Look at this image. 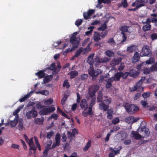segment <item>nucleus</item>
<instances>
[{"instance_id": "nucleus-63", "label": "nucleus", "mask_w": 157, "mask_h": 157, "mask_svg": "<svg viewBox=\"0 0 157 157\" xmlns=\"http://www.w3.org/2000/svg\"><path fill=\"white\" fill-rule=\"evenodd\" d=\"M88 113L89 115L92 116L93 115V112H92V107L91 106H89L88 108Z\"/></svg>"}, {"instance_id": "nucleus-29", "label": "nucleus", "mask_w": 157, "mask_h": 157, "mask_svg": "<svg viewBox=\"0 0 157 157\" xmlns=\"http://www.w3.org/2000/svg\"><path fill=\"white\" fill-rule=\"evenodd\" d=\"M113 82V80L110 78L108 79L106 85V87L107 88H110L112 86V83Z\"/></svg>"}, {"instance_id": "nucleus-1", "label": "nucleus", "mask_w": 157, "mask_h": 157, "mask_svg": "<svg viewBox=\"0 0 157 157\" xmlns=\"http://www.w3.org/2000/svg\"><path fill=\"white\" fill-rule=\"evenodd\" d=\"M138 132L140 133V135L136 131H132L131 132L132 135L137 140L147 137L150 133L149 129L145 126H144L143 128H141L138 131Z\"/></svg>"}, {"instance_id": "nucleus-27", "label": "nucleus", "mask_w": 157, "mask_h": 157, "mask_svg": "<svg viewBox=\"0 0 157 157\" xmlns=\"http://www.w3.org/2000/svg\"><path fill=\"white\" fill-rule=\"evenodd\" d=\"M101 36V34L97 32H94V39L95 41H97L101 40L100 37Z\"/></svg>"}, {"instance_id": "nucleus-57", "label": "nucleus", "mask_w": 157, "mask_h": 157, "mask_svg": "<svg viewBox=\"0 0 157 157\" xmlns=\"http://www.w3.org/2000/svg\"><path fill=\"white\" fill-rule=\"evenodd\" d=\"M24 105H23L21 106H20L18 107L15 110V112H14L13 114L14 115H16L17 113H19V112L20 111L21 109H22Z\"/></svg>"}, {"instance_id": "nucleus-24", "label": "nucleus", "mask_w": 157, "mask_h": 157, "mask_svg": "<svg viewBox=\"0 0 157 157\" xmlns=\"http://www.w3.org/2000/svg\"><path fill=\"white\" fill-rule=\"evenodd\" d=\"M53 75H52L46 76L44 79V83H46L49 82L52 79Z\"/></svg>"}, {"instance_id": "nucleus-64", "label": "nucleus", "mask_w": 157, "mask_h": 157, "mask_svg": "<svg viewBox=\"0 0 157 157\" xmlns=\"http://www.w3.org/2000/svg\"><path fill=\"white\" fill-rule=\"evenodd\" d=\"M142 83L143 82L139 80L136 84V85L139 88H140L141 87V86L142 85Z\"/></svg>"}, {"instance_id": "nucleus-42", "label": "nucleus", "mask_w": 157, "mask_h": 157, "mask_svg": "<svg viewBox=\"0 0 157 157\" xmlns=\"http://www.w3.org/2000/svg\"><path fill=\"white\" fill-rule=\"evenodd\" d=\"M89 74L92 77L96 76L94 68H92L88 71Z\"/></svg>"}, {"instance_id": "nucleus-58", "label": "nucleus", "mask_w": 157, "mask_h": 157, "mask_svg": "<svg viewBox=\"0 0 157 157\" xmlns=\"http://www.w3.org/2000/svg\"><path fill=\"white\" fill-rule=\"evenodd\" d=\"M108 33V31L107 30H105L103 32H101L100 34L102 38H104L105 36H107Z\"/></svg>"}, {"instance_id": "nucleus-53", "label": "nucleus", "mask_w": 157, "mask_h": 157, "mask_svg": "<svg viewBox=\"0 0 157 157\" xmlns=\"http://www.w3.org/2000/svg\"><path fill=\"white\" fill-rule=\"evenodd\" d=\"M121 34L123 35L122 36V40L121 41V43H123L127 39V36L125 35L124 33H121Z\"/></svg>"}, {"instance_id": "nucleus-55", "label": "nucleus", "mask_w": 157, "mask_h": 157, "mask_svg": "<svg viewBox=\"0 0 157 157\" xmlns=\"http://www.w3.org/2000/svg\"><path fill=\"white\" fill-rule=\"evenodd\" d=\"M88 77V75L87 74H83L81 75V79L82 80H84L86 79Z\"/></svg>"}, {"instance_id": "nucleus-32", "label": "nucleus", "mask_w": 157, "mask_h": 157, "mask_svg": "<svg viewBox=\"0 0 157 157\" xmlns=\"http://www.w3.org/2000/svg\"><path fill=\"white\" fill-rule=\"evenodd\" d=\"M155 62V59L154 58L150 57L146 61V63L147 64H150Z\"/></svg>"}, {"instance_id": "nucleus-49", "label": "nucleus", "mask_w": 157, "mask_h": 157, "mask_svg": "<svg viewBox=\"0 0 157 157\" xmlns=\"http://www.w3.org/2000/svg\"><path fill=\"white\" fill-rule=\"evenodd\" d=\"M56 67L55 63H52L49 67H47V69L52 71L55 70Z\"/></svg>"}, {"instance_id": "nucleus-34", "label": "nucleus", "mask_w": 157, "mask_h": 157, "mask_svg": "<svg viewBox=\"0 0 157 157\" xmlns=\"http://www.w3.org/2000/svg\"><path fill=\"white\" fill-rule=\"evenodd\" d=\"M157 19V18H155L153 17L147 18V19L146 20V22L149 23L150 24L151 22L154 23L155 21H156Z\"/></svg>"}, {"instance_id": "nucleus-25", "label": "nucleus", "mask_w": 157, "mask_h": 157, "mask_svg": "<svg viewBox=\"0 0 157 157\" xmlns=\"http://www.w3.org/2000/svg\"><path fill=\"white\" fill-rule=\"evenodd\" d=\"M44 121V119L43 118H38L34 120V122L36 124L42 125L43 124Z\"/></svg>"}, {"instance_id": "nucleus-45", "label": "nucleus", "mask_w": 157, "mask_h": 157, "mask_svg": "<svg viewBox=\"0 0 157 157\" xmlns=\"http://www.w3.org/2000/svg\"><path fill=\"white\" fill-rule=\"evenodd\" d=\"M121 77H122L124 79H126L128 75L129 76V72H125L124 73L122 72H121Z\"/></svg>"}, {"instance_id": "nucleus-61", "label": "nucleus", "mask_w": 157, "mask_h": 157, "mask_svg": "<svg viewBox=\"0 0 157 157\" xmlns=\"http://www.w3.org/2000/svg\"><path fill=\"white\" fill-rule=\"evenodd\" d=\"M54 134V132L53 131H51L50 132H48L47 134V137L48 138L50 139L51 137L53 136Z\"/></svg>"}, {"instance_id": "nucleus-39", "label": "nucleus", "mask_w": 157, "mask_h": 157, "mask_svg": "<svg viewBox=\"0 0 157 157\" xmlns=\"http://www.w3.org/2000/svg\"><path fill=\"white\" fill-rule=\"evenodd\" d=\"M105 54L108 56L111 57L113 56L114 53L112 51L108 50L105 52Z\"/></svg>"}, {"instance_id": "nucleus-23", "label": "nucleus", "mask_w": 157, "mask_h": 157, "mask_svg": "<svg viewBox=\"0 0 157 157\" xmlns=\"http://www.w3.org/2000/svg\"><path fill=\"white\" fill-rule=\"evenodd\" d=\"M86 51V48H83L82 47H80L77 50L75 54V57H78L80 55L81 53L83 51Z\"/></svg>"}, {"instance_id": "nucleus-48", "label": "nucleus", "mask_w": 157, "mask_h": 157, "mask_svg": "<svg viewBox=\"0 0 157 157\" xmlns=\"http://www.w3.org/2000/svg\"><path fill=\"white\" fill-rule=\"evenodd\" d=\"M143 63H140V64L137 65L136 67V69H137L136 71H139V73L142 70V69L141 68V67L142 66H143Z\"/></svg>"}, {"instance_id": "nucleus-36", "label": "nucleus", "mask_w": 157, "mask_h": 157, "mask_svg": "<svg viewBox=\"0 0 157 157\" xmlns=\"http://www.w3.org/2000/svg\"><path fill=\"white\" fill-rule=\"evenodd\" d=\"M150 69L151 72L157 71V63L153 64L150 67Z\"/></svg>"}, {"instance_id": "nucleus-16", "label": "nucleus", "mask_w": 157, "mask_h": 157, "mask_svg": "<svg viewBox=\"0 0 157 157\" xmlns=\"http://www.w3.org/2000/svg\"><path fill=\"white\" fill-rule=\"evenodd\" d=\"M140 59L139 54L138 52H135L132 59V62L133 63H135L138 61Z\"/></svg>"}, {"instance_id": "nucleus-21", "label": "nucleus", "mask_w": 157, "mask_h": 157, "mask_svg": "<svg viewBox=\"0 0 157 157\" xmlns=\"http://www.w3.org/2000/svg\"><path fill=\"white\" fill-rule=\"evenodd\" d=\"M103 94L102 91L100 90L98 94L97 97V101L98 102H102Z\"/></svg>"}, {"instance_id": "nucleus-14", "label": "nucleus", "mask_w": 157, "mask_h": 157, "mask_svg": "<svg viewBox=\"0 0 157 157\" xmlns=\"http://www.w3.org/2000/svg\"><path fill=\"white\" fill-rule=\"evenodd\" d=\"M121 72H117L114 75V77H111L110 78L112 79L113 81H119L120 80V78L121 77Z\"/></svg>"}, {"instance_id": "nucleus-37", "label": "nucleus", "mask_w": 157, "mask_h": 157, "mask_svg": "<svg viewBox=\"0 0 157 157\" xmlns=\"http://www.w3.org/2000/svg\"><path fill=\"white\" fill-rule=\"evenodd\" d=\"M68 97V95L67 94H64L63 97L61 101V104L62 105H63L65 104V102L67 99Z\"/></svg>"}, {"instance_id": "nucleus-44", "label": "nucleus", "mask_w": 157, "mask_h": 157, "mask_svg": "<svg viewBox=\"0 0 157 157\" xmlns=\"http://www.w3.org/2000/svg\"><path fill=\"white\" fill-rule=\"evenodd\" d=\"M53 100L52 98H50L47 100H45L44 103L45 105H48L51 104L53 102Z\"/></svg>"}, {"instance_id": "nucleus-17", "label": "nucleus", "mask_w": 157, "mask_h": 157, "mask_svg": "<svg viewBox=\"0 0 157 157\" xmlns=\"http://www.w3.org/2000/svg\"><path fill=\"white\" fill-rule=\"evenodd\" d=\"M128 135L126 132H124L120 135H118V141L121 142L125 139L127 137Z\"/></svg>"}, {"instance_id": "nucleus-56", "label": "nucleus", "mask_w": 157, "mask_h": 157, "mask_svg": "<svg viewBox=\"0 0 157 157\" xmlns=\"http://www.w3.org/2000/svg\"><path fill=\"white\" fill-rule=\"evenodd\" d=\"M112 101L111 98H110L108 99L104 100L103 101L106 105H109V104L111 103Z\"/></svg>"}, {"instance_id": "nucleus-35", "label": "nucleus", "mask_w": 157, "mask_h": 157, "mask_svg": "<svg viewBox=\"0 0 157 157\" xmlns=\"http://www.w3.org/2000/svg\"><path fill=\"white\" fill-rule=\"evenodd\" d=\"M144 6V5L143 4H139L138 5H137L136 7L133 9H129L128 10L129 11H135L137 10L138 9Z\"/></svg>"}, {"instance_id": "nucleus-38", "label": "nucleus", "mask_w": 157, "mask_h": 157, "mask_svg": "<svg viewBox=\"0 0 157 157\" xmlns=\"http://www.w3.org/2000/svg\"><path fill=\"white\" fill-rule=\"evenodd\" d=\"M60 137L61 136L59 133H57L56 134L55 136V142H57V144L59 143L60 144Z\"/></svg>"}, {"instance_id": "nucleus-4", "label": "nucleus", "mask_w": 157, "mask_h": 157, "mask_svg": "<svg viewBox=\"0 0 157 157\" xmlns=\"http://www.w3.org/2000/svg\"><path fill=\"white\" fill-rule=\"evenodd\" d=\"M99 88V86L97 85H92L90 87L89 89V94L91 98L94 97Z\"/></svg>"}, {"instance_id": "nucleus-51", "label": "nucleus", "mask_w": 157, "mask_h": 157, "mask_svg": "<svg viewBox=\"0 0 157 157\" xmlns=\"http://www.w3.org/2000/svg\"><path fill=\"white\" fill-rule=\"evenodd\" d=\"M112 121L113 124H116L119 122L120 120L119 118L118 117H116L113 119Z\"/></svg>"}, {"instance_id": "nucleus-47", "label": "nucleus", "mask_w": 157, "mask_h": 157, "mask_svg": "<svg viewBox=\"0 0 157 157\" xmlns=\"http://www.w3.org/2000/svg\"><path fill=\"white\" fill-rule=\"evenodd\" d=\"M82 21L83 20L82 19H78L75 21V24L78 27L81 25Z\"/></svg>"}, {"instance_id": "nucleus-12", "label": "nucleus", "mask_w": 157, "mask_h": 157, "mask_svg": "<svg viewBox=\"0 0 157 157\" xmlns=\"http://www.w3.org/2000/svg\"><path fill=\"white\" fill-rule=\"evenodd\" d=\"M142 23L144 24H145L143 26L142 28L144 32H146L151 29V25L149 23L146 22V21Z\"/></svg>"}, {"instance_id": "nucleus-26", "label": "nucleus", "mask_w": 157, "mask_h": 157, "mask_svg": "<svg viewBox=\"0 0 157 157\" xmlns=\"http://www.w3.org/2000/svg\"><path fill=\"white\" fill-rule=\"evenodd\" d=\"M76 133H77V132L76 129H73L72 130L71 132H67L68 134V136L71 137V138H72L73 137L75 136V135Z\"/></svg>"}, {"instance_id": "nucleus-8", "label": "nucleus", "mask_w": 157, "mask_h": 157, "mask_svg": "<svg viewBox=\"0 0 157 157\" xmlns=\"http://www.w3.org/2000/svg\"><path fill=\"white\" fill-rule=\"evenodd\" d=\"M94 59L96 63H105L110 60V59L107 57L101 58L98 56H96Z\"/></svg>"}, {"instance_id": "nucleus-60", "label": "nucleus", "mask_w": 157, "mask_h": 157, "mask_svg": "<svg viewBox=\"0 0 157 157\" xmlns=\"http://www.w3.org/2000/svg\"><path fill=\"white\" fill-rule=\"evenodd\" d=\"M150 111H153L154 110L155 112H157V108L156 106H151L149 109Z\"/></svg>"}, {"instance_id": "nucleus-10", "label": "nucleus", "mask_w": 157, "mask_h": 157, "mask_svg": "<svg viewBox=\"0 0 157 157\" xmlns=\"http://www.w3.org/2000/svg\"><path fill=\"white\" fill-rule=\"evenodd\" d=\"M128 72L129 76L134 78H136L140 74L139 71H137L136 70L133 69L130 70Z\"/></svg>"}, {"instance_id": "nucleus-18", "label": "nucleus", "mask_w": 157, "mask_h": 157, "mask_svg": "<svg viewBox=\"0 0 157 157\" xmlns=\"http://www.w3.org/2000/svg\"><path fill=\"white\" fill-rule=\"evenodd\" d=\"M122 146H119L118 147L117 150H115L112 147H111L109 148V150L112 152H114V155L119 154L120 153V151L122 149Z\"/></svg>"}, {"instance_id": "nucleus-20", "label": "nucleus", "mask_w": 157, "mask_h": 157, "mask_svg": "<svg viewBox=\"0 0 157 157\" xmlns=\"http://www.w3.org/2000/svg\"><path fill=\"white\" fill-rule=\"evenodd\" d=\"M107 118L108 119L111 120L113 118V111L111 109H107Z\"/></svg>"}, {"instance_id": "nucleus-30", "label": "nucleus", "mask_w": 157, "mask_h": 157, "mask_svg": "<svg viewBox=\"0 0 157 157\" xmlns=\"http://www.w3.org/2000/svg\"><path fill=\"white\" fill-rule=\"evenodd\" d=\"M24 121L22 119L20 120L17 126L18 129L20 130H22L23 128Z\"/></svg>"}, {"instance_id": "nucleus-5", "label": "nucleus", "mask_w": 157, "mask_h": 157, "mask_svg": "<svg viewBox=\"0 0 157 157\" xmlns=\"http://www.w3.org/2000/svg\"><path fill=\"white\" fill-rule=\"evenodd\" d=\"M35 107L33 106L32 108V110L27 112L26 116L28 119H31L32 117L35 118L37 117V112L35 110Z\"/></svg>"}, {"instance_id": "nucleus-50", "label": "nucleus", "mask_w": 157, "mask_h": 157, "mask_svg": "<svg viewBox=\"0 0 157 157\" xmlns=\"http://www.w3.org/2000/svg\"><path fill=\"white\" fill-rule=\"evenodd\" d=\"M70 86L69 83L68 82V80L67 79H66L63 83V87H66L67 88H68Z\"/></svg>"}, {"instance_id": "nucleus-62", "label": "nucleus", "mask_w": 157, "mask_h": 157, "mask_svg": "<svg viewBox=\"0 0 157 157\" xmlns=\"http://www.w3.org/2000/svg\"><path fill=\"white\" fill-rule=\"evenodd\" d=\"M72 51V49H71L70 48H68L63 52V54L64 56L66 55L67 53Z\"/></svg>"}, {"instance_id": "nucleus-22", "label": "nucleus", "mask_w": 157, "mask_h": 157, "mask_svg": "<svg viewBox=\"0 0 157 157\" xmlns=\"http://www.w3.org/2000/svg\"><path fill=\"white\" fill-rule=\"evenodd\" d=\"M78 75V72L76 71H71L68 73V75H70V78L71 79L75 78Z\"/></svg>"}, {"instance_id": "nucleus-9", "label": "nucleus", "mask_w": 157, "mask_h": 157, "mask_svg": "<svg viewBox=\"0 0 157 157\" xmlns=\"http://www.w3.org/2000/svg\"><path fill=\"white\" fill-rule=\"evenodd\" d=\"M95 12V10L90 9L87 12L83 13V16L85 19L87 20L90 18V16L94 14Z\"/></svg>"}, {"instance_id": "nucleus-28", "label": "nucleus", "mask_w": 157, "mask_h": 157, "mask_svg": "<svg viewBox=\"0 0 157 157\" xmlns=\"http://www.w3.org/2000/svg\"><path fill=\"white\" fill-rule=\"evenodd\" d=\"M91 144V140H89L88 142L83 149V150L84 151H86L88 150L90 147Z\"/></svg>"}, {"instance_id": "nucleus-2", "label": "nucleus", "mask_w": 157, "mask_h": 157, "mask_svg": "<svg viewBox=\"0 0 157 157\" xmlns=\"http://www.w3.org/2000/svg\"><path fill=\"white\" fill-rule=\"evenodd\" d=\"M124 107L126 111L130 114H134L139 110V108L137 105L133 104L126 103L125 104Z\"/></svg>"}, {"instance_id": "nucleus-40", "label": "nucleus", "mask_w": 157, "mask_h": 157, "mask_svg": "<svg viewBox=\"0 0 157 157\" xmlns=\"http://www.w3.org/2000/svg\"><path fill=\"white\" fill-rule=\"evenodd\" d=\"M121 61V60L118 59H114L112 60V63L114 65H116L118 64Z\"/></svg>"}, {"instance_id": "nucleus-52", "label": "nucleus", "mask_w": 157, "mask_h": 157, "mask_svg": "<svg viewBox=\"0 0 157 157\" xmlns=\"http://www.w3.org/2000/svg\"><path fill=\"white\" fill-rule=\"evenodd\" d=\"M127 0H123L121 1V4L124 8H126L128 6V4L127 2Z\"/></svg>"}, {"instance_id": "nucleus-59", "label": "nucleus", "mask_w": 157, "mask_h": 157, "mask_svg": "<svg viewBox=\"0 0 157 157\" xmlns=\"http://www.w3.org/2000/svg\"><path fill=\"white\" fill-rule=\"evenodd\" d=\"M17 121H12L10 122V125L11 127H14L17 125Z\"/></svg>"}, {"instance_id": "nucleus-3", "label": "nucleus", "mask_w": 157, "mask_h": 157, "mask_svg": "<svg viewBox=\"0 0 157 157\" xmlns=\"http://www.w3.org/2000/svg\"><path fill=\"white\" fill-rule=\"evenodd\" d=\"M151 51L149 49V46L147 45L144 46L140 53V55L141 57L147 56L151 57Z\"/></svg>"}, {"instance_id": "nucleus-41", "label": "nucleus", "mask_w": 157, "mask_h": 157, "mask_svg": "<svg viewBox=\"0 0 157 157\" xmlns=\"http://www.w3.org/2000/svg\"><path fill=\"white\" fill-rule=\"evenodd\" d=\"M30 97V95L29 94H27L25 95L23 98H21L19 99V101L21 102H22L25 101L27 98H29Z\"/></svg>"}, {"instance_id": "nucleus-31", "label": "nucleus", "mask_w": 157, "mask_h": 157, "mask_svg": "<svg viewBox=\"0 0 157 157\" xmlns=\"http://www.w3.org/2000/svg\"><path fill=\"white\" fill-rule=\"evenodd\" d=\"M129 26H122L120 27V30L122 31L121 33L128 32V29Z\"/></svg>"}, {"instance_id": "nucleus-46", "label": "nucleus", "mask_w": 157, "mask_h": 157, "mask_svg": "<svg viewBox=\"0 0 157 157\" xmlns=\"http://www.w3.org/2000/svg\"><path fill=\"white\" fill-rule=\"evenodd\" d=\"M94 27L93 26H90L88 28V29H90V31H86L85 32V35H90L93 31Z\"/></svg>"}, {"instance_id": "nucleus-43", "label": "nucleus", "mask_w": 157, "mask_h": 157, "mask_svg": "<svg viewBox=\"0 0 157 157\" xmlns=\"http://www.w3.org/2000/svg\"><path fill=\"white\" fill-rule=\"evenodd\" d=\"M107 28V25H105L102 24L101 26L98 29V30L103 31Z\"/></svg>"}, {"instance_id": "nucleus-6", "label": "nucleus", "mask_w": 157, "mask_h": 157, "mask_svg": "<svg viewBox=\"0 0 157 157\" xmlns=\"http://www.w3.org/2000/svg\"><path fill=\"white\" fill-rule=\"evenodd\" d=\"M55 109V108L54 107L44 108L40 111V114L43 115H46L49 113L53 112Z\"/></svg>"}, {"instance_id": "nucleus-19", "label": "nucleus", "mask_w": 157, "mask_h": 157, "mask_svg": "<svg viewBox=\"0 0 157 157\" xmlns=\"http://www.w3.org/2000/svg\"><path fill=\"white\" fill-rule=\"evenodd\" d=\"M45 70H41L36 73V75L39 78H44L45 75Z\"/></svg>"}, {"instance_id": "nucleus-15", "label": "nucleus", "mask_w": 157, "mask_h": 157, "mask_svg": "<svg viewBox=\"0 0 157 157\" xmlns=\"http://www.w3.org/2000/svg\"><path fill=\"white\" fill-rule=\"evenodd\" d=\"M94 56V53L91 54L87 58V62L91 65H92L94 64V61L93 59Z\"/></svg>"}, {"instance_id": "nucleus-11", "label": "nucleus", "mask_w": 157, "mask_h": 157, "mask_svg": "<svg viewBox=\"0 0 157 157\" xmlns=\"http://www.w3.org/2000/svg\"><path fill=\"white\" fill-rule=\"evenodd\" d=\"M99 108L101 110H103L104 111H107L109 107V105H106L104 102H101L98 105Z\"/></svg>"}, {"instance_id": "nucleus-13", "label": "nucleus", "mask_w": 157, "mask_h": 157, "mask_svg": "<svg viewBox=\"0 0 157 157\" xmlns=\"http://www.w3.org/2000/svg\"><path fill=\"white\" fill-rule=\"evenodd\" d=\"M80 106L81 108L84 110H86L88 108L87 104V101L85 99H83L81 101Z\"/></svg>"}, {"instance_id": "nucleus-7", "label": "nucleus", "mask_w": 157, "mask_h": 157, "mask_svg": "<svg viewBox=\"0 0 157 157\" xmlns=\"http://www.w3.org/2000/svg\"><path fill=\"white\" fill-rule=\"evenodd\" d=\"M70 43L72 44L73 47L74 48H78L79 42L77 40V38L74 35H72L70 39Z\"/></svg>"}, {"instance_id": "nucleus-33", "label": "nucleus", "mask_w": 157, "mask_h": 157, "mask_svg": "<svg viewBox=\"0 0 157 157\" xmlns=\"http://www.w3.org/2000/svg\"><path fill=\"white\" fill-rule=\"evenodd\" d=\"M133 117L132 116L128 117L125 119V121L129 124H132V120Z\"/></svg>"}, {"instance_id": "nucleus-54", "label": "nucleus", "mask_w": 157, "mask_h": 157, "mask_svg": "<svg viewBox=\"0 0 157 157\" xmlns=\"http://www.w3.org/2000/svg\"><path fill=\"white\" fill-rule=\"evenodd\" d=\"M151 38L152 40L157 39V34L153 33L151 35Z\"/></svg>"}]
</instances>
